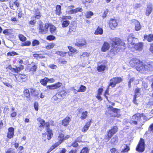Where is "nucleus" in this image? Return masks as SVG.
Wrapping results in <instances>:
<instances>
[{"label":"nucleus","instance_id":"nucleus-37","mask_svg":"<svg viewBox=\"0 0 153 153\" xmlns=\"http://www.w3.org/2000/svg\"><path fill=\"white\" fill-rule=\"evenodd\" d=\"M67 94V93L65 90H63L61 91L60 92L59 94H58L60 95V96L61 97V98H62L64 97Z\"/></svg>","mask_w":153,"mask_h":153},{"label":"nucleus","instance_id":"nucleus-38","mask_svg":"<svg viewBox=\"0 0 153 153\" xmlns=\"http://www.w3.org/2000/svg\"><path fill=\"white\" fill-rule=\"evenodd\" d=\"M94 15V13L91 11H88L85 14V17L89 19L91 18V17L93 16Z\"/></svg>","mask_w":153,"mask_h":153},{"label":"nucleus","instance_id":"nucleus-16","mask_svg":"<svg viewBox=\"0 0 153 153\" xmlns=\"http://www.w3.org/2000/svg\"><path fill=\"white\" fill-rule=\"evenodd\" d=\"M14 128L13 127H10L8 128V132L7 135V137L10 139L13 137L14 135Z\"/></svg>","mask_w":153,"mask_h":153},{"label":"nucleus","instance_id":"nucleus-3","mask_svg":"<svg viewBox=\"0 0 153 153\" xmlns=\"http://www.w3.org/2000/svg\"><path fill=\"white\" fill-rule=\"evenodd\" d=\"M147 120L146 117L143 114H137L132 116L131 122V123L138 124L140 127L143 124L144 120Z\"/></svg>","mask_w":153,"mask_h":153},{"label":"nucleus","instance_id":"nucleus-21","mask_svg":"<svg viewBox=\"0 0 153 153\" xmlns=\"http://www.w3.org/2000/svg\"><path fill=\"white\" fill-rule=\"evenodd\" d=\"M144 39L149 42H151L153 40V35L150 34L149 35H145L144 36Z\"/></svg>","mask_w":153,"mask_h":153},{"label":"nucleus","instance_id":"nucleus-46","mask_svg":"<svg viewBox=\"0 0 153 153\" xmlns=\"http://www.w3.org/2000/svg\"><path fill=\"white\" fill-rule=\"evenodd\" d=\"M24 93L25 95L27 98L30 97L29 91L27 89H26L24 91Z\"/></svg>","mask_w":153,"mask_h":153},{"label":"nucleus","instance_id":"nucleus-19","mask_svg":"<svg viewBox=\"0 0 153 153\" xmlns=\"http://www.w3.org/2000/svg\"><path fill=\"white\" fill-rule=\"evenodd\" d=\"M82 9L81 7H78L72 10L68 11V13L71 14L76 13L79 12H82Z\"/></svg>","mask_w":153,"mask_h":153},{"label":"nucleus","instance_id":"nucleus-56","mask_svg":"<svg viewBox=\"0 0 153 153\" xmlns=\"http://www.w3.org/2000/svg\"><path fill=\"white\" fill-rule=\"evenodd\" d=\"M71 16H63L62 17V19L63 20L67 19H71Z\"/></svg>","mask_w":153,"mask_h":153},{"label":"nucleus","instance_id":"nucleus-6","mask_svg":"<svg viewBox=\"0 0 153 153\" xmlns=\"http://www.w3.org/2000/svg\"><path fill=\"white\" fill-rule=\"evenodd\" d=\"M122 81V79L121 78H114L111 79L109 86H111L112 87H114L115 86L116 84L120 83Z\"/></svg>","mask_w":153,"mask_h":153},{"label":"nucleus","instance_id":"nucleus-48","mask_svg":"<svg viewBox=\"0 0 153 153\" xmlns=\"http://www.w3.org/2000/svg\"><path fill=\"white\" fill-rule=\"evenodd\" d=\"M89 56V54L86 52H84L82 55L80 56V58H82V57H88Z\"/></svg>","mask_w":153,"mask_h":153},{"label":"nucleus","instance_id":"nucleus-26","mask_svg":"<svg viewBox=\"0 0 153 153\" xmlns=\"http://www.w3.org/2000/svg\"><path fill=\"white\" fill-rule=\"evenodd\" d=\"M56 15H59L61 13V6L59 5H57L56 6Z\"/></svg>","mask_w":153,"mask_h":153},{"label":"nucleus","instance_id":"nucleus-47","mask_svg":"<svg viewBox=\"0 0 153 153\" xmlns=\"http://www.w3.org/2000/svg\"><path fill=\"white\" fill-rule=\"evenodd\" d=\"M35 19H39L41 17L40 13L39 12V10H37L35 13Z\"/></svg>","mask_w":153,"mask_h":153},{"label":"nucleus","instance_id":"nucleus-45","mask_svg":"<svg viewBox=\"0 0 153 153\" xmlns=\"http://www.w3.org/2000/svg\"><path fill=\"white\" fill-rule=\"evenodd\" d=\"M31 45V42L30 41H27L25 42L21 43V45L24 46H29Z\"/></svg>","mask_w":153,"mask_h":153},{"label":"nucleus","instance_id":"nucleus-49","mask_svg":"<svg viewBox=\"0 0 153 153\" xmlns=\"http://www.w3.org/2000/svg\"><path fill=\"white\" fill-rule=\"evenodd\" d=\"M39 44V42L37 40H34L32 42V45L33 46H34L38 45Z\"/></svg>","mask_w":153,"mask_h":153},{"label":"nucleus","instance_id":"nucleus-35","mask_svg":"<svg viewBox=\"0 0 153 153\" xmlns=\"http://www.w3.org/2000/svg\"><path fill=\"white\" fill-rule=\"evenodd\" d=\"M123 147L124 149L121 151L122 152H127L130 150L129 147L127 145H123Z\"/></svg>","mask_w":153,"mask_h":153},{"label":"nucleus","instance_id":"nucleus-9","mask_svg":"<svg viewBox=\"0 0 153 153\" xmlns=\"http://www.w3.org/2000/svg\"><path fill=\"white\" fill-rule=\"evenodd\" d=\"M62 83L60 82H58L55 84L51 85H48L47 88L49 90H54L58 88L61 86Z\"/></svg>","mask_w":153,"mask_h":153},{"label":"nucleus","instance_id":"nucleus-18","mask_svg":"<svg viewBox=\"0 0 153 153\" xmlns=\"http://www.w3.org/2000/svg\"><path fill=\"white\" fill-rule=\"evenodd\" d=\"M91 121H90L87 122L85 126L82 128L81 131L82 132L85 133L87 131L91 125Z\"/></svg>","mask_w":153,"mask_h":153},{"label":"nucleus","instance_id":"nucleus-7","mask_svg":"<svg viewBox=\"0 0 153 153\" xmlns=\"http://www.w3.org/2000/svg\"><path fill=\"white\" fill-rule=\"evenodd\" d=\"M145 146L144 140L141 138L137 146V147L136 148V150L137 151L142 152L144 150Z\"/></svg>","mask_w":153,"mask_h":153},{"label":"nucleus","instance_id":"nucleus-40","mask_svg":"<svg viewBox=\"0 0 153 153\" xmlns=\"http://www.w3.org/2000/svg\"><path fill=\"white\" fill-rule=\"evenodd\" d=\"M89 149L87 147H85L81 150L80 153H89Z\"/></svg>","mask_w":153,"mask_h":153},{"label":"nucleus","instance_id":"nucleus-53","mask_svg":"<svg viewBox=\"0 0 153 153\" xmlns=\"http://www.w3.org/2000/svg\"><path fill=\"white\" fill-rule=\"evenodd\" d=\"M109 87V86H108V88H107V90L105 91V93L104 94V96L108 101V98L107 96H106V95H108L109 94H108Z\"/></svg>","mask_w":153,"mask_h":153},{"label":"nucleus","instance_id":"nucleus-5","mask_svg":"<svg viewBox=\"0 0 153 153\" xmlns=\"http://www.w3.org/2000/svg\"><path fill=\"white\" fill-rule=\"evenodd\" d=\"M49 26V25L48 23L45 24L44 26L42 24H40L39 30V33L41 34H45L48 31Z\"/></svg>","mask_w":153,"mask_h":153},{"label":"nucleus","instance_id":"nucleus-41","mask_svg":"<svg viewBox=\"0 0 153 153\" xmlns=\"http://www.w3.org/2000/svg\"><path fill=\"white\" fill-rule=\"evenodd\" d=\"M56 53L62 56H64L67 53V52L62 51H57Z\"/></svg>","mask_w":153,"mask_h":153},{"label":"nucleus","instance_id":"nucleus-61","mask_svg":"<svg viewBox=\"0 0 153 153\" xmlns=\"http://www.w3.org/2000/svg\"><path fill=\"white\" fill-rule=\"evenodd\" d=\"M3 84L7 86L10 87V88H12V86L9 83L7 82H3Z\"/></svg>","mask_w":153,"mask_h":153},{"label":"nucleus","instance_id":"nucleus-57","mask_svg":"<svg viewBox=\"0 0 153 153\" xmlns=\"http://www.w3.org/2000/svg\"><path fill=\"white\" fill-rule=\"evenodd\" d=\"M37 66L36 65H34L32 67L30 68V71L33 72L35 71L37 69Z\"/></svg>","mask_w":153,"mask_h":153},{"label":"nucleus","instance_id":"nucleus-33","mask_svg":"<svg viewBox=\"0 0 153 153\" xmlns=\"http://www.w3.org/2000/svg\"><path fill=\"white\" fill-rule=\"evenodd\" d=\"M88 112L85 111L82 112L81 114L80 118L82 120H84L86 119L88 116Z\"/></svg>","mask_w":153,"mask_h":153},{"label":"nucleus","instance_id":"nucleus-23","mask_svg":"<svg viewBox=\"0 0 153 153\" xmlns=\"http://www.w3.org/2000/svg\"><path fill=\"white\" fill-rule=\"evenodd\" d=\"M64 139V135L62 133H59V135L58 137L59 141L56 143H60V144L62 143Z\"/></svg>","mask_w":153,"mask_h":153},{"label":"nucleus","instance_id":"nucleus-27","mask_svg":"<svg viewBox=\"0 0 153 153\" xmlns=\"http://www.w3.org/2000/svg\"><path fill=\"white\" fill-rule=\"evenodd\" d=\"M49 27L50 28V32L51 33H53L55 32L56 28L54 26L50 24L49 25Z\"/></svg>","mask_w":153,"mask_h":153},{"label":"nucleus","instance_id":"nucleus-36","mask_svg":"<svg viewBox=\"0 0 153 153\" xmlns=\"http://www.w3.org/2000/svg\"><path fill=\"white\" fill-rule=\"evenodd\" d=\"M24 67L22 65H20L19 67H16V68H14V72L18 73L20 71L23 69Z\"/></svg>","mask_w":153,"mask_h":153},{"label":"nucleus","instance_id":"nucleus-12","mask_svg":"<svg viewBox=\"0 0 153 153\" xmlns=\"http://www.w3.org/2000/svg\"><path fill=\"white\" fill-rule=\"evenodd\" d=\"M140 61L139 59L133 58L129 62L130 64L132 67L136 68L137 66L139 63H140Z\"/></svg>","mask_w":153,"mask_h":153},{"label":"nucleus","instance_id":"nucleus-24","mask_svg":"<svg viewBox=\"0 0 153 153\" xmlns=\"http://www.w3.org/2000/svg\"><path fill=\"white\" fill-rule=\"evenodd\" d=\"M134 25L135 26V30L136 31H139L141 29V27L140 22L137 21H135Z\"/></svg>","mask_w":153,"mask_h":153},{"label":"nucleus","instance_id":"nucleus-10","mask_svg":"<svg viewBox=\"0 0 153 153\" xmlns=\"http://www.w3.org/2000/svg\"><path fill=\"white\" fill-rule=\"evenodd\" d=\"M15 77L17 81L19 82H22L24 79H26L27 76L24 74H19L15 75Z\"/></svg>","mask_w":153,"mask_h":153},{"label":"nucleus","instance_id":"nucleus-44","mask_svg":"<svg viewBox=\"0 0 153 153\" xmlns=\"http://www.w3.org/2000/svg\"><path fill=\"white\" fill-rule=\"evenodd\" d=\"M19 37L20 40L24 42L26 40V38L22 34H19Z\"/></svg>","mask_w":153,"mask_h":153},{"label":"nucleus","instance_id":"nucleus-64","mask_svg":"<svg viewBox=\"0 0 153 153\" xmlns=\"http://www.w3.org/2000/svg\"><path fill=\"white\" fill-rule=\"evenodd\" d=\"M78 146V144L77 142H75L72 144V146L73 147H76Z\"/></svg>","mask_w":153,"mask_h":153},{"label":"nucleus","instance_id":"nucleus-63","mask_svg":"<svg viewBox=\"0 0 153 153\" xmlns=\"http://www.w3.org/2000/svg\"><path fill=\"white\" fill-rule=\"evenodd\" d=\"M6 153H15V151L13 150L10 149L8 150Z\"/></svg>","mask_w":153,"mask_h":153},{"label":"nucleus","instance_id":"nucleus-32","mask_svg":"<svg viewBox=\"0 0 153 153\" xmlns=\"http://www.w3.org/2000/svg\"><path fill=\"white\" fill-rule=\"evenodd\" d=\"M55 45L54 43H51L48 44L45 47V48L47 50H50L53 48L55 46Z\"/></svg>","mask_w":153,"mask_h":153},{"label":"nucleus","instance_id":"nucleus-22","mask_svg":"<svg viewBox=\"0 0 153 153\" xmlns=\"http://www.w3.org/2000/svg\"><path fill=\"white\" fill-rule=\"evenodd\" d=\"M152 10V5L150 4L148 5L146 12V15L149 16L151 14Z\"/></svg>","mask_w":153,"mask_h":153},{"label":"nucleus","instance_id":"nucleus-59","mask_svg":"<svg viewBox=\"0 0 153 153\" xmlns=\"http://www.w3.org/2000/svg\"><path fill=\"white\" fill-rule=\"evenodd\" d=\"M34 107L36 111H37L38 110V104L37 103L35 102L34 104Z\"/></svg>","mask_w":153,"mask_h":153},{"label":"nucleus","instance_id":"nucleus-58","mask_svg":"<svg viewBox=\"0 0 153 153\" xmlns=\"http://www.w3.org/2000/svg\"><path fill=\"white\" fill-rule=\"evenodd\" d=\"M17 115V113L16 112H12L10 114V115L12 117H15Z\"/></svg>","mask_w":153,"mask_h":153},{"label":"nucleus","instance_id":"nucleus-17","mask_svg":"<svg viewBox=\"0 0 153 153\" xmlns=\"http://www.w3.org/2000/svg\"><path fill=\"white\" fill-rule=\"evenodd\" d=\"M71 121V118L68 117H66L62 121V125L64 126H67Z\"/></svg>","mask_w":153,"mask_h":153},{"label":"nucleus","instance_id":"nucleus-4","mask_svg":"<svg viewBox=\"0 0 153 153\" xmlns=\"http://www.w3.org/2000/svg\"><path fill=\"white\" fill-rule=\"evenodd\" d=\"M37 120L39 122L40 124L39 126V128L41 129L42 128H44V127H45L48 133V140L50 139L51 138V136L53 135V134L52 130L49 129L50 126L49 123L48 122L45 123L44 120L40 118H38Z\"/></svg>","mask_w":153,"mask_h":153},{"label":"nucleus","instance_id":"nucleus-39","mask_svg":"<svg viewBox=\"0 0 153 153\" xmlns=\"http://www.w3.org/2000/svg\"><path fill=\"white\" fill-rule=\"evenodd\" d=\"M86 90V87L83 85H81L79 89L77 91L79 92H82L85 91Z\"/></svg>","mask_w":153,"mask_h":153},{"label":"nucleus","instance_id":"nucleus-60","mask_svg":"<svg viewBox=\"0 0 153 153\" xmlns=\"http://www.w3.org/2000/svg\"><path fill=\"white\" fill-rule=\"evenodd\" d=\"M103 91V89L101 88H99L98 91V94H97L98 95H101L102 94V92Z\"/></svg>","mask_w":153,"mask_h":153},{"label":"nucleus","instance_id":"nucleus-29","mask_svg":"<svg viewBox=\"0 0 153 153\" xmlns=\"http://www.w3.org/2000/svg\"><path fill=\"white\" fill-rule=\"evenodd\" d=\"M140 91V89L138 88H137L135 89V94L134 96V99L133 100V102L135 104H137V103L136 102V100L137 97V96L138 95V93Z\"/></svg>","mask_w":153,"mask_h":153},{"label":"nucleus","instance_id":"nucleus-14","mask_svg":"<svg viewBox=\"0 0 153 153\" xmlns=\"http://www.w3.org/2000/svg\"><path fill=\"white\" fill-rule=\"evenodd\" d=\"M87 42L86 40L84 39H81L79 42L75 43V45L79 47H82L83 46H86Z\"/></svg>","mask_w":153,"mask_h":153},{"label":"nucleus","instance_id":"nucleus-28","mask_svg":"<svg viewBox=\"0 0 153 153\" xmlns=\"http://www.w3.org/2000/svg\"><path fill=\"white\" fill-rule=\"evenodd\" d=\"M106 68V66L105 65H101L97 67V70L99 72H102L104 71Z\"/></svg>","mask_w":153,"mask_h":153},{"label":"nucleus","instance_id":"nucleus-15","mask_svg":"<svg viewBox=\"0 0 153 153\" xmlns=\"http://www.w3.org/2000/svg\"><path fill=\"white\" fill-rule=\"evenodd\" d=\"M145 71H149L153 69V63L149 62L145 64Z\"/></svg>","mask_w":153,"mask_h":153},{"label":"nucleus","instance_id":"nucleus-8","mask_svg":"<svg viewBox=\"0 0 153 153\" xmlns=\"http://www.w3.org/2000/svg\"><path fill=\"white\" fill-rule=\"evenodd\" d=\"M118 128L116 126H114L109 130L108 133L107 137L110 139L112 136L115 134L117 131Z\"/></svg>","mask_w":153,"mask_h":153},{"label":"nucleus","instance_id":"nucleus-51","mask_svg":"<svg viewBox=\"0 0 153 153\" xmlns=\"http://www.w3.org/2000/svg\"><path fill=\"white\" fill-rule=\"evenodd\" d=\"M68 48L70 51L73 53H74V52L77 51L76 49L72 47L69 46H68Z\"/></svg>","mask_w":153,"mask_h":153},{"label":"nucleus","instance_id":"nucleus-30","mask_svg":"<svg viewBox=\"0 0 153 153\" xmlns=\"http://www.w3.org/2000/svg\"><path fill=\"white\" fill-rule=\"evenodd\" d=\"M60 95L57 94L56 95L54 96L53 97V100L54 101L56 102H59L60 101L61 98L60 97Z\"/></svg>","mask_w":153,"mask_h":153},{"label":"nucleus","instance_id":"nucleus-1","mask_svg":"<svg viewBox=\"0 0 153 153\" xmlns=\"http://www.w3.org/2000/svg\"><path fill=\"white\" fill-rule=\"evenodd\" d=\"M137 39L133 34H130L129 35L127 38L128 48L131 51H133L134 49L138 51H141L143 49V43L140 42L135 44V42H137Z\"/></svg>","mask_w":153,"mask_h":153},{"label":"nucleus","instance_id":"nucleus-25","mask_svg":"<svg viewBox=\"0 0 153 153\" xmlns=\"http://www.w3.org/2000/svg\"><path fill=\"white\" fill-rule=\"evenodd\" d=\"M103 33V30L102 28L98 27L95 30L94 34L95 35H102Z\"/></svg>","mask_w":153,"mask_h":153},{"label":"nucleus","instance_id":"nucleus-50","mask_svg":"<svg viewBox=\"0 0 153 153\" xmlns=\"http://www.w3.org/2000/svg\"><path fill=\"white\" fill-rule=\"evenodd\" d=\"M55 39V37L53 35H49L47 37V39L49 41L53 40Z\"/></svg>","mask_w":153,"mask_h":153},{"label":"nucleus","instance_id":"nucleus-31","mask_svg":"<svg viewBox=\"0 0 153 153\" xmlns=\"http://www.w3.org/2000/svg\"><path fill=\"white\" fill-rule=\"evenodd\" d=\"M118 142V138L116 136L114 137L111 140L110 142L111 144L116 145Z\"/></svg>","mask_w":153,"mask_h":153},{"label":"nucleus","instance_id":"nucleus-11","mask_svg":"<svg viewBox=\"0 0 153 153\" xmlns=\"http://www.w3.org/2000/svg\"><path fill=\"white\" fill-rule=\"evenodd\" d=\"M118 25L117 20L115 19H111L109 22V26L112 29L116 27Z\"/></svg>","mask_w":153,"mask_h":153},{"label":"nucleus","instance_id":"nucleus-34","mask_svg":"<svg viewBox=\"0 0 153 153\" xmlns=\"http://www.w3.org/2000/svg\"><path fill=\"white\" fill-rule=\"evenodd\" d=\"M48 78H45L44 79H41L40 81V82L43 85H45L48 82Z\"/></svg>","mask_w":153,"mask_h":153},{"label":"nucleus","instance_id":"nucleus-42","mask_svg":"<svg viewBox=\"0 0 153 153\" xmlns=\"http://www.w3.org/2000/svg\"><path fill=\"white\" fill-rule=\"evenodd\" d=\"M59 144H60V143H55L53 146H52L50 149L48 150L47 152V153H49L53 149L55 148L56 147L58 146Z\"/></svg>","mask_w":153,"mask_h":153},{"label":"nucleus","instance_id":"nucleus-62","mask_svg":"<svg viewBox=\"0 0 153 153\" xmlns=\"http://www.w3.org/2000/svg\"><path fill=\"white\" fill-rule=\"evenodd\" d=\"M49 66L50 68L53 69H55L57 68V66L54 65H49Z\"/></svg>","mask_w":153,"mask_h":153},{"label":"nucleus","instance_id":"nucleus-43","mask_svg":"<svg viewBox=\"0 0 153 153\" xmlns=\"http://www.w3.org/2000/svg\"><path fill=\"white\" fill-rule=\"evenodd\" d=\"M70 22L68 20H65L63 21L62 24V26L63 27H67L69 24Z\"/></svg>","mask_w":153,"mask_h":153},{"label":"nucleus","instance_id":"nucleus-20","mask_svg":"<svg viewBox=\"0 0 153 153\" xmlns=\"http://www.w3.org/2000/svg\"><path fill=\"white\" fill-rule=\"evenodd\" d=\"M110 48L109 43L107 42H105L101 48V51L103 52H105L108 50Z\"/></svg>","mask_w":153,"mask_h":153},{"label":"nucleus","instance_id":"nucleus-2","mask_svg":"<svg viewBox=\"0 0 153 153\" xmlns=\"http://www.w3.org/2000/svg\"><path fill=\"white\" fill-rule=\"evenodd\" d=\"M112 45L114 48L112 51L115 54L118 53L120 50L122 51L125 49V44L124 41L118 38H115L112 39Z\"/></svg>","mask_w":153,"mask_h":153},{"label":"nucleus","instance_id":"nucleus-13","mask_svg":"<svg viewBox=\"0 0 153 153\" xmlns=\"http://www.w3.org/2000/svg\"><path fill=\"white\" fill-rule=\"evenodd\" d=\"M136 68L137 71L140 72L145 71V64L143 62L140 61V63L137 66Z\"/></svg>","mask_w":153,"mask_h":153},{"label":"nucleus","instance_id":"nucleus-54","mask_svg":"<svg viewBox=\"0 0 153 153\" xmlns=\"http://www.w3.org/2000/svg\"><path fill=\"white\" fill-rule=\"evenodd\" d=\"M30 91L31 93L33 95L36 96L37 95L36 94V91L34 89L31 88L30 89Z\"/></svg>","mask_w":153,"mask_h":153},{"label":"nucleus","instance_id":"nucleus-55","mask_svg":"<svg viewBox=\"0 0 153 153\" xmlns=\"http://www.w3.org/2000/svg\"><path fill=\"white\" fill-rule=\"evenodd\" d=\"M34 57L35 58H42L44 57V56H41L40 54H34L33 55Z\"/></svg>","mask_w":153,"mask_h":153},{"label":"nucleus","instance_id":"nucleus-52","mask_svg":"<svg viewBox=\"0 0 153 153\" xmlns=\"http://www.w3.org/2000/svg\"><path fill=\"white\" fill-rule=\"evenodd\" d=\"M7 54L8 56H14L18 55V54L15 52L13 51L8 53Z\"/></svg>","mask_w":153,"mask_h":153}]
</instances>
